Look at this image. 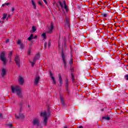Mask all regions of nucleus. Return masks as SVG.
I'll list each match as a JSON object with an SVG mask.
<instances>
[{
    "label": "nucleus",
    "instance_id": "obj_1",
    "mask_svg": "<svg viewBox=\"0 0 128 128\" xmlns=\"http://www.w3.org/2000/svg\"><path fill=\"white\" fill-rule=\"evenodd\" d=\"M11 90L13 94H14L15 92L16 93V94L18 98H22V88H20V86H11Z\"/></svg>",
    "mask_w": 128,
    "mask_h": 128
},
{
    "label": "nucleus",
    "instance_id": "obj_2",
    "mask_svg": "<svg viewBox=\"0 0 128 128\" xmlns=\"http://www.w3.org/2000/svg\"><path fill=\"white\" fill-rule=\"evenodd\" d=\"M40 116L44 118L43 123L46 126L48 124V116L46 112H41L40 113Z\"/></svg>",
    "mask_w": 128,
    "mask_h": 128
},
{
    "label": "nucleus",
    "instance_id": "obj_3",
    "mask_svg": "<svg viewBox=\"0 0 128 128\" xmlns=\"http://www.w3.org/2000/svg\"><path fill=\"white\" fill-rule=\"evenodd\" d=\"M0 59L2 60V62H3V64H4V66H6V62H8V60L6 58V52H4V51L2 52L0 55Z\"/></svg>",
    "mask_w": 128,
    "mask_h": 128
},
{
    "label": "nucleus",
    "instance_id": "obj_4",
    "mask_svg": "<svg viewBox=\"0 0 128 128\" xmlns=\"http://www.w3.org/2000/svg\"><path fill=\"white\" fill-rule=\"evenodd\" d=\"M54 23L52 22L50 27L48 28V30L46 32L47 34H52L54 32Z\"/></svg>",
    "mask_w": 128,
    "mask_h": 128
},
{
    "label": "nucleus",
    "instance_id": "obj_5",
    "mask_svg": "<svg viewBox=\"0 0 128 128\" xmlns=\"http://www.w3.org/2000/svg\"><path fill=\"white\" fill-rule=\"evenodd\" d=\"M40 59V54H37L35 57L34 58L32 62H30L32 66H34V64H36V62L37 60Z\"/></svg>",
    "mask_w": 128,
    "mask_h": 128
},
{
    "label": "nucleus",
    "instance_id": "obj_6",
    "mask_svg": "<svg viewBox=\"0 0 128 128\" xmlns=\"http://www.w3.org/2000/svg\"><path fill=\"white\" fill-rule=\"evenodd\" d=\"M62 60H63L64 64V68L66 70V68L68 66H66V56H64V52H62Z\"/></svg>",
    "mask_w": 128,
    "mask_h": 128
},
{
    "label": "nucleus",
    "instance_id": "obj_7",
    "mask_svg": "<svg viewBox=\"0 0 128 128\" xmlns=\"http://www.w3.org/2000/svg\"><path fill=\"white\" fill-rule=\"evenodd\" d=\"M15 62L16 63V64L18 66V68L20 66V56L18 55H16L15 57Z\"/></svg>",
    "mask_w": 128,
    "mask_h": 128
},
{
    "label": "nucleus",
    "instance_id": "obj_8",
    "mask_svg": "<svg viewBox=\"0 0 128 128\" xmlns=\"http://www.w3.org/2000/svg\"><path fill=\"white\" fill-rule=\"evenodd\" d=\"M34 126H36V128H38L40 126V120L38 119L35 118L32 121Z\"/></svg>",
    "mask_w": 128,
    "mask_h": 128
},
{
    "label": "nucleus",
    "instance_id": "obj_9",
    "mask_svg": "<svg viewBox=\"0 0 128 128\" xmlns=\"http://www.w3.org/2000/svg\"><path fill=\"white\" fill-rule=\"evenodd\" d=\"M24 78L22 76H20L18 78V84H20L21 86H22V84H24Z\"/></svg>",
    "mask_w": 128,
    "mask_h": 128
},
{
    "label": "nucleus",
    "instance_id": "obj_10",
    "mask_svg": "<svg viewBox=\"0 0 128 128\" xmlns=\"http://www.w3.org/2000/svg\"><path fill=\"white\" fill-rule=\"evenodd\" d=\"M68 84H70V82H68V79L66 78V90L68 94L70 92V91L68 90Z\"/></svg>",
    "mask_w": 128,
    "mask_h": 128
},
{
    "label": "nucleus",
    "instance_id": "obj_11",
    "mask_svg": "<svg viewBox=\"0 0 128 128\" xmlns=\"http://www.w3.org/2000/svg\"><path fill=\"white\" fill-rule=\"evenodd\" d=\"M40 76H36L35 78L34 84L35 86H38V82H40Z\"/></svg>",
    "mask_w": 128,
    "mask_h": 128
},
{
    "label": "nucleus",
    "instance_id": "obj_12",
    "mask_svg": "<svg viewBox=\"0 0 128 128\" xmlns=\"http://www.w3.org/2000/svg\"><path fill=\"white\" fill-rule=\"evenodd\" d=\"M15 116H16V118H18H18L22 119V118H24V114H20V113L19 114L18 116L16 115V114Z\"/></svg>",
    "mask_w": 128,
    "mask_h": 128
},
{
    "label": "nucleus",
    "instance_id": "obj_13",
    "mask_svg": "<svg viewBox=\"0 0 128 128\" xmlns=\"http://www.w3.org/2000/svg\"><path fill=\"white\" fill-rule=\"evenodd\" d=\"M50 74L52 80H53L54 84H56V79L54 78V77L52 76V72H50Z\"/></svg>",
    "mask_w": 128,
    "mask_h": 128
},
{
    "label": "nucleus",
    "instance_id": "obj_14",
    "mask_svg": "<svg viewBox=\"0 0 128 128\" xmlns=\"http://www.w3.org/2000/svg\"><path fill=\"white\" fill-rule=\"evenodd\" d=\"M6 69L3 68L2 69L1 76L2 78H4V76H6Z\"/></svg>",
    "mask_w": 128,
    "mask_h": 128
},
{
    "label": "nucleus",
    "instance_id": "obj_15",
    "mask_svg": "<svg viewBox=\"0 0 128 128\" xmlns=\"http://www.w3.org/2000/svg\"><path fill=\"white\" fill-rule=\"evenodd\" d=\"M17 44H19L20 46V48H24V44L22 43V41H20V40H18L17 42Z\"/></svg>",
    "mask_w": 128,
    "mask_h": 128
},
{
    "label": "nucleus",
    "instance_id": "obj_16",
    "mask_svg": "<svg viewBox=\"0 0 128 128\" xmlns=\"http://www.w3.org/2000/svg\"><path fill=\"white\" fill-rule=\"evenodd\" d=\"M66 24H67L68 26H70V19L68 17H66Z\"/></svg>",
    "mask_w": 128,
    "mask_h": 128
},
{
    "label": "nucleus",
    "instance_id": "obj_17",
    "mask_svg": "<svg viewBox=\"0 0 128 128\" xmlns=\"http://www.w3.org/2000/svg\"><path fill=\"white\" fill-rule=\"evenodd\" d=\"M59 82L60 84V86H62V76H60V74H59Z\"/></svg>",
    "mask_w": 128,
    "mask_h": 128
},
{
    "label": "nucleus",
    "instance_id": "obj_18",
    "mask_svg": "<svg viewBox=\"0 0 128 128\" xmlns=\"http://www.w3.org/2000/svg\"><path fill=\"white\" fill-rule=\"evenodd\" d=\"M71 76L72 79V82H76V79L74 78V73L71 72Z\"/></svg>",
    "mask_w": 128,
    "mask_h": 128
},
{
    "label": "nucleus",
    "instance_id": "obj_19",
    "mask_svg": "<svg viewBox=\"0 0 128 128\" xmlns=\"http://www.w3.org/2000/svg\"><path fill=\"white\" fill-rule=\"evenodd\" d=\"M32 6H33V7L34 10H36V2L34 1V0H31Z\"/></svg>",
    "mask_w": 128,
    "mask_h": 128
},
{
    "label": "nucleus",
    "instance_id": "obj_20",
    "mask_svg": "<svg viewBox=\"0 0 128 128\" xmlns=\"http://www.w3.org/2000/svg\"><path fill=\"white\" fill-rule=\"evenodd\" d=\"M64 10H66V12H68V6H66V1H64Z\"/></svg>",
    "mask_w": 128,
    "mask_h": 128
},
{
    "label": "nucleus",
    "instance_id": "obj_21",
    "mask_svg": "<svg viewBox=\"0 0 128 128\" xmlns=\"http://www.w3.org/2000/svg\"><path fill=\"white\" fill-rule=\"evenodd\" d=\"M60 100L61 102L62 106H64V98H62V97H60Z\"/></svg>",
    "mask_w": 128,
    "mask_h": 128
},
{
    "label": "nucleus",
    "instance_id": "obj_22",
    "mask_svg": "<svg viewBox=\"0 0 128 128\" xmlns=\"http://www.w3.org/2000/svg\"><path fill=\"white\" fill-rule=\"evenodd\" d=\"M101 16L102 18H107L108 14H106V13H102Z\"/></svg>",
    "mask_w": 128,
    "mask_h": 128
},
{
    "label": "nucleus",
    "instance_id": "obj_23",
    "mask_svg": "<svg viewBox=\"0 0 128 128\" xmlns=\"http://www.w3.org/2000/svg\"><path fill=\"white\" fill-rule=\"evenodd\" d=\"M103 120H110V118L108 116H104L102 118Z\"/></svg>",
    "mask_w": 128,
    "mask_h": 128
},
{
    "label": "nucleus",
    "instance_id": "obj_24",
    "mask_svg": "<svg viewBox=\"0 0 128 128\" xmlns=\"http://www.w3.org/2000/svg\"><path fill=\"white\" fill-rule=\"evenodd\" d=\"M6 16H8V14H3V17L2 18L3 20H6Z\"/></svg>",
    "mask_w": 128,
    "mask_h": 128
},
{
    "label": "nucleus",
    "instance_id": "obj_25",
    "mask_svg": "<svg viewBox=\"0 0 128 128\" xmlns=\"http://www.w3.org/2000/svg\"><path fill=\"white\" fill-rule=\"evenodd\" d=\"M69 64H70V66H72V64H74V60H73L72 58H71L70 59V60L69 62Z\"/></svg>",
    "mask_w": 128,
    "mask_h": 128
},
{
    "label": "nucleus",
    "instance_id": "obj_26",
    "mask_svg": "<svg viewBox=\"0 0 128 128\" xmlns=\"http://www.w3.org/2000/svg\"><path fill=\"white\" fill-rule=\"evenodd\" d=\"M32 38H34V34H31L30 36H29L28 38V40H32Z\"/></svg>",
    "mask_w": 128,
    "mask_h": 128
},
{
    "label": "nucleus",
    "instance_id": "obj_27",
    "mask_svg": "<svg viewBox=\"0 0 128 128\" xmlns=\"http://www.w3.org/2000/svg\"><path fill=\"white\" fill-rule=\"evenodd\" d=\"M59 4H60V6H61V8L62 10H64V4H62V2H59Z\"/></svg>",
    "mask_w": 128,
    "mask_h": 128
},
{
    "label": "nucleus",
    "instance_id": "obj_28",
    "mask_svg": "<svg viewBox=\"0 0 128 128\" xmlns=\"http://www.w3.org/2000/svg\"><path fill=\"white\" fill-rule=\"evenodd\" d=\"M36 28L35 26H33L32 27V32H36Z\"/></svg>",
    "mask_w": 128,
    "mask_h": 128
},
{
    "label": "nucleus",
    "instance_id": "obj_29",
    "mask_svg": "<svg viewBox=\"0 0 128 128\" xmlns=\"http://www.w3.org/2000/svg\"><path fill=\"white\" fill-rule=\"evenodd\" d=\"M30 54H32V50H30V48H29L28 50V56L30 55Z\"/></svg>",
    "mask_w": 128,
    "mask_h": 128
},
{
    "label": "nucleus",
    "instance_id": "obj_30",
    "mask_svg": "<svg viewBox=\"0 0 128 128\" xmlns=\"http://www.w3.org/2000/svg\"><path fill=\"white\" fill-rule=\"evenodd\" d=\"M38 4H39V6H42V2L38 1Z\"/></svg>",
    "mask_w": 128,
    "mask_h": 128
},
{
    "label": "nucleus",
    "instance_id": "obj_31",
    "mask_svg": "<svg viewBox=\"0 0 128 128\" xmlns=\"http://www.w3.org/2000/svg\"><path fill=\"white\" fill-rule=\"evenodd\" d=\"M10 4V3H5L2 4V6H8Z\"/></svg>",
    "mask_w": 128,
    "mask_h": 128
},
{
    "label": "nucleus",
    "instance_id": "obj_32",
    "mask_svg": "<svg viewBox=\"0 0 128 128\" xmlns=\"http://www.w3.org/2000/svg\"><path fill=\"white\" fill-rule=\"evenodd\" d=\"M7 126H8L9 128H12V124H7Z\"/></svg>",
    "mask_w": 128,
    "mask_h": 128
},
{
    "label": "nucleus",
    "instance_id": "obj_33",
    "mask_svg": "<svg viewBox=\"0 0 128 128\" xmlns=\"http://www.w3.org/2000/svg\"><path fill=\"white\" fill-rule=\"evenodd\" d=\"M70 72H74V68L72 66L70 68Z\"/></svg>",
    "mask_w": 128,
    "mask_h": 128
},
{
    "label": "nucleus",
    "instance_id": "obj_34",
    "mask_svg": "<svg viewBox=\"0 0 128 128\" xmlns=\"http://www.w3.org/2000/svg\"><path fill=\"white\" fill-rule=\"evenodd\" d=\"M42 36L44 38H46V33H43L42 34Z\"/></svg>",
    "mask_w": 128,
    "mask_h": 128
},
{
    "label": "nucleus",
    "instance_id": "obj_35",
    "mask_svg": "<svg viewBox=\"0 0 128 128\" xmlns=\"http://www.w3.org/2000/svg\"><path fill=\"white\" fill-rule=\"evenodd\" d=\"M124 78H125V80H128V74H126L124 76Z\"/></svg>",
    "mask_w": 128,
    "mask_h": 128
},
{
    "label": "nucleus",
    "instance_id": "obj_36",
    "mask_svg": "<svg viewBox=\"0 0 128 128\" xmlns=\"http://www.w3.org/2000/svg\"><path fill=\"white\" fill-rule=\"evenodd\" d=\"M46 46H48V43L44 42V48H45V50H46Z\"/></svg>",
    "mask_w": 128,
    "mask_h": 128
},
{
    "label": "nucleus",
    "instance_id": "obj_37",
    "mask_svg": "<svg viewBox=\"0 0 128 128\" xmlns=\"http://www.w3.org/2000/svg\"><path fill=\"white\" fill-rule=\"evenodd\" d=\"M0 118H2V114L0 113Z\"/></svg>",
    "mask_w": 128,
    "mask_h": 128
},
{
    "label": "nucleus",
    "instance_id": "obj_38",
    "mask_svg": "<svg viewBox=\"0 0 128 128\" xmlns=\"http://www.w3.org/2000/svg\"><path fill=\"white\" fill-rule=\"evenodd\" d=\"M44 2H45L46 4H48V2H46V0H43Z\"/></svg>",
    "mask_w": 128,
    "mask_h": 128
},
{
    "label": "nucleus",
    "instance_id": "obj_39",
    "mask_svg": "<svg viewBox=\"0 0 128 128\" xmlns=\"http://www.w3.org/2000/svg\"><path fill=\"white\" fill-rule=\"evenodd\" d=\"M10 42V40L9 39H7L6 40V42L8 43V42Z\"/></svg>",
    "mask_w": 128,
    "mask_h": 128
},
{
    "label": "nucleus",
    "instance_id": "obj_40",
    "mask_svg": "<svg viewBox=\"0 0 128 128\" xmlns=\"http://www.w3.org/2000/svg\"><path fill=\"white\" fill-rule=\"evenodd\" d=\"M50 42L48 43V47L50 48Z\"/></svg>",
    "mask_w": 128,
    "mask_h": 128
},
{
    "label": "nucleus",
    "instance_id": "obj_41",
    "mask_svg": "<svg viewBox=\"0 0 128 128\" xmlns=\"http://www.w3.org/2000/svg\"><path fill=\"white\" fill-rule=\"evenodd\" d=\"M12 52H10L9 54V56H12Z\"/></svg>",
    "mask_w": 128,
    "mask_h": 128
},
{
    "label": "nucleus",
    "instance_id": "obj_42",
    "mask_svg": "<svg viewBox=\"0 0 128 128\" xmlns=\"http://www.w3.org/2000/svg\"><path fill=\"white\" fill-rule=\"evenodd\" d=\"M12 12H14V7L12 8Z\"/></svg>",
    "mask_w": 128,
    "mask_h": 128
},
{
    "label": "nucleus",
    "instance_id": "obj_43",
    "mask_svg": "<svg viewBox=\"0 0 128 128\" xmlns=\"http://www.w3.org/2000/svg\"><path fill=\"white\" fill-rule=\"evenodd\" d=\"M101 110H102V112H104V110L103 109H102Z\"/></svg>",
    "mask_w": 128,
    "mask_h": 128
},
{
    "label": "nucleus",
    "instance_id": "obj_44",
    "mask_svg": "<svg viewBox=\"0 0 128 128\" xmlns=\"http://www.w3.org/2000/svg\"><path fill=\"white\" fill-rule=\"evenodd\" d=\"M64 128H68V127H66V126H64Z\"/></svg>",
    "mask_w": 128,
    "mask_h": 128
},
{
    "label": "nucleus",
    "instance_id": "obj_45",
    "mask_svg": "<svg viewBox=\"0 0 128 128\" xmlns=\"http://www.w3.org/2000/svg\"><path fill=\"white\" fill-rule=\"evenodd\" d=\"M8 20V18H6V20Z\"/></svg>",
    "mask_w": 128,
    "mask_h": 128
},
{
    "label": "nucleus",
    "instance_id": "obj_46",
    "mask_svg": "<svg viewBox=\"0 0 128 128\" xmlns=\"http://www.w3.org/2000/svg\"><path fill=\"white\" fill-rule=\"evenodd\" d=\"M58 8V4H56Z\"/></svg>",
    "mask_w": 128,
    "mask_h": 128
},
{
    "label": "nucleus",
    "instance_id": "obj_47",
    "mask_svg": "<svg viewBox=\"0 0 128 128\" xmlns=\"http://www.w3.org/2000/svg\"><path fill=\"white\" fill-rule=\"evenodd\" d=\"M58 8V4H56Z\"/></svg>",
    "mask_w": 128,
    "mask_h": 128
},
{
    "label": "nucleus",
    "instance_id": "obj_48",
    "mask_svg": "<svg viewBox=\"0 0 128 128\" xmlns=\"http://www.w3.org/2000/svg\"><path fill=\"white\" fill-rule=\"evenodd\" d=\"M58 8V4H56Z\"/></svg>",
    "mask_w": 128,
    "mask_h": 128
},
{
    "label": "nucleus",
    "instance_id": "obj_49",
    "mask_svg": "<svg viewBox=\"0 0 128 128\" xmlns=\"http://www.w3.org/2000/svg\"><path fill=\"white\" fill-rule=\"evenodd\" d=\"M58 8V4H56Z\"/></svg>",
    "mask_w": 128,
    "mask_h": 128
},
{
    "label": "nucleus",
    "instance_id": "obj_50",
    "mask_svg": "<svg viewBox=\"0 0 128 128\" xmlns=\"http://www.w3.org/2000/svg\"><path fill=\"white\" fill-rule=\"evenodd\" d=\"M58 8V4H56Z\"/></svg>",
    "mask_w": 128,
    "mask_h": 128
},
{
    "label": "nucleus",
    "instance_id": "obj_51",
    "mask_svg": "<svg viewBox=\"0 0 128 128\" xmlns=\"http://www.w3.org/2000/svg\"><path fill=\"white\" fill-rule=\"evenodd\" d=\"M58 46H60V42H58Z\"/></svg>",
    "mask_w": 128,
    "mask_h": 128
},
{
    "label": "nucleus",
    "instance_id": "obj_52",
    "mask_svg": "<svg viewBox=\"0 0 128 128\" xmlns=\"http://www.w3.org/2000/svg\"><path fill=\"white\" fill-rule=\"evenodd\" d=\"M8 16L10 17V15H8Z\"/></svg>",
    "mask_w": 128,
    "mask_h": 128
},
{
    "label": "nucleus",
    "instance_id": "obj_53",
    "mask_svg": "<svg viewBox=\"0 0 128 128\" xmlns=\"http://www.w3.org/2000/svg\"><path fill=\"white\" fill-rule=\"evenodd\" d=\"M59 10H60V8H59Z\"/></svg>",
    "mask_w": 128,
    "mask_h": 128
}]
</instances>
